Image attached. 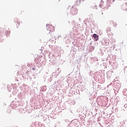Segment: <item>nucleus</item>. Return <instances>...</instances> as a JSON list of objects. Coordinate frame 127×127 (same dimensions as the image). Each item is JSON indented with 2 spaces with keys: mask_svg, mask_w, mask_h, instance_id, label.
I'll use <instances>...</instances> for the list:
<instances>
[{
  "mask_svg": "<svg viewBox=\"0 0 127 127\" xmlns=\"http://www.w3.org/2000/svg\"><path fill=\"white\" fill-rule=\"evenodd\" d=\"M110 1H113V2H114V1H115V0H108V2H110Z\"/></svg>",
  "mask_w": 127,
  "mask_h": 127,
  "instance_id": "20e7f679",
  "label": "nucleus"
},
{
  "mask_svg": "<svg viewBox=\"0 0 127 127\" xmlns=\"http://www.w3.org/2000/svg\"><path fill=\"white\" fill-rule=\"evenodd\" d=\"M107 31H111V28L107 29Z\"/></svg>",
  "mask_w": 127,
  "mask_h": 127,
  "instance_id": "39448f33",
  "label": "nucleus"
},
{
  "mask_svg": "<svg viewBox=\"0 0 127 127\" xmlns=\"http://www.w3.org/2000/svg\"><path fill=\"white\" fill-rule=\"evenodd\" d=\"M47 29L50 31L49 33H50V32H53L54 31L55 28L51 25L48 24L47 25Z\"/></svg>",
  "mask_w": 127,
  "mask_h": 127,
  "instance_id": "f257e3e1",
  "label": "nucleus"
},
{
  "mask_svg": "<svg viewBox=\"0 0 127 127\" xmlns=\"http://www.w3.org/2000/svg\"><path fill=\"white\" fill-rule=\"evenodd\" d=\"M36 69V68L35 67H33L32 68V70H33L34 71H35Z\"/></svg>",
  "mask_w": 127,
  "mask_h": 127,
  "instance_id": "423d86ee",
  "label": "nucleus"
},
{
  "mask_svg": "<svg viewBox=\"0 0 127 127\" xmlns=\"http://www.w3.org/2000/svg\"><path fill=\"white\" fill-rule=\"evenodd\" d=\"M93 37L95 40V41H97L98 39H99V35H97L96 34H93Z\"/></svg>",
  "mask_w": 127,
  "mask_h": 127,
  "instance_id": "f03ea898",
  "label": "nucleus"
},
{
  "mask_svg": "<svg viewBox=\"0 0 127 127\" xmlns=\"http://www.w3.org/2000/svg\"><path fill=\"white\" fill-rule=\"evenodd\" d=\"M99 6L100 7H103L104 6V0H101V1Z\"/></svg>",
  "mask_w": 127,
  "mask_h": 127,
  "instance_id": "7ed1b4c3",
  "label": "nucleus"
}]
</instances>
